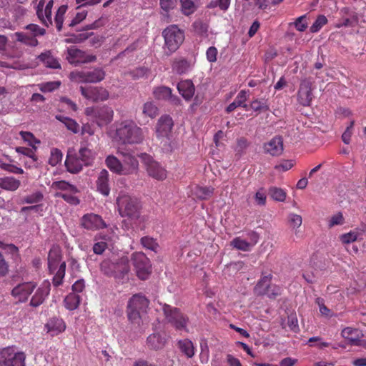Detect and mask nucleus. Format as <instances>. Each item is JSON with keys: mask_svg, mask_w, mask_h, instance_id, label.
Segmentation results:
<instances>
[{"mask_svg": "<svg viewBox=\"0 0 366 366\" xmlns=\"http://www.w3.org/2000/svg\"><path fill=\"white\" fill-rule=\"evenodd\" d=\"M61 253L59 247H53L48 254V267L51 273H54L61 260Z\"/></svg>", "mask_w": 366, "mask_h": 366, "instance_id": "nucleus-24", "label": "nucleus"}, {"mask_svg": "<svg viewBox=\"0 0 366 366\" xmlns=\"http://www.w3.org/2000/svg\"><path fill=\"white\" fill-rule=\"evenodd\" d=\"M231 0H212L207 5L209 9L219 7L222 11H226L230 5Z\"/></svg>", "mask_w": 366, "mask_h": 366, "instance_id": "nucleus-53", "label": "nucleus"}, {"mask_svg": "<svg viewBox=\"0 0 366 366\" xmlns=\"http://www.w3.org/2000/svg\"><path fill=\"white\" fill-rule=\"evenodd\" d=\"M268 194L272 199L277 202H284L287 197V194L285 190L276 187H269Z\"/></svg>", "mask_w": 366, "mask_h": 366, "instance_id": "nucleus-40", "label": "nucleus"}, {"mask_svg": "<svg viewBox=\"0 0 366 366\" xmlns=\"http://www.w3.org/2000/svg\"><path fill=\"white\" fill-rule=\"evenodd\" d=\"M159 112L158 107L153 102H147L144 104L143 114L150 118H154Z\"/></svg>", "mask_w": 366, "mask_h": 366, "instance_id": "nucleus-46", "label": "nucleus"}, {"mask_svg": "<svg viewBox=\"0 0 366 366\" xmlns=\"http://www.w3.org/2000/svg\"><path fill=\"white\" fill-rule=\"evenodd\" d=\"M295 165L293 160H284L280 164L276 165L274 169L279 171L286 172L290 169Z\"/></svg>", "mask_w": 366, "mask_h": 366, "instance_id": "nucleus-63", "label": "nucleus"}, {"mask_svg": "<svg viewBox=\"0 0 366 366\" xmlns=\"http://www.w3.org/2000/svg\"><path fill=\"white\" fill-rule=\"evenodd\" d=\"M191 64L184 58L175 59L172 64L173 71L178 74H183L188 72L190 69Z\"/></svg>", "mask_w": 366, "mask_h": 366, "instance_id": "nucleus-29", "label": "nucleus"}, {"mask_svg": "<svg viewBox=\"0 0 366 366\" xmlns=\"http://www.w3.org/2000/svg\"><path fill=\"white\" fill-rule=\"evenodd\" d=\"M271 280L272 274L263 275L254 287V293L257 296H267V297L281 295V287L271 284Z\"/></svg>", "mask_w": 366, "mask_h": 366, "instance_id": "nucleus-8", "label": "nucleus"}, {"mask_svg": "<svg viewBox=\"0 0 366 366\" xmlns=\"http://www.w3.org/2000/svg\"><path fill=\"white\" fill-rule=\"evenodd\" d=\"M164 39V51L167 56L175 52L184 41V32L177 25H170L162 33Z\"/></svg>", "mask_w": 366, "mask_h": 366, "instance_id": "nucleus-4", "label": "nucleus"}, {"mask_svg": "<svg viewBox=\"0 0 366 366\" xmlns=\"http://www.w3.org/2000/svg\"><path fill=\"white\" fill-rule=\"evenodd\" d=\"M21 182L13 177H0V187L7 191H16Z\"/></svg>", "mask_w": 366, "mask_h": 366, "instance_id": "nucleus-31", "label": "nucleus"}, {"mask_svg": "<svg viewBox=\"0 0 366 366\" xmlns=\"http://www.w3.org/2000/svg\"><path fill=\"white\" fill-rule=\"evenodd\" d=\"M66 59L71 64L77 66L81 64L94 62L96 61L97 56L89 54L75 46H71L67 49Z\"/></svg>", "mask_w": 366, "mask_h": 366, "instance_id": "nucleus-10", "label": "nucleus"}, {"mask_svg": "<svg viewBox=\"0 0 366 366\" xmlns=\"http://www.w3.org/2000/svg\"><path fill=\"white\" fill-rule=\"evenodd\" d=\"M327 23V19L324 15H320L317 16L315 22L310 26V31L312 33H316L319 31L323 26Z\"/></svg>", "mask_w": 366, "mask_h": 366, "instance_id": "nucleus-52", "label": "nucleus"}, {"mask_svg": "<svg viewBox=\"0 0 366 366\" xmlns=\"http://www.w3.org/2000/svg\"><path fill=\"white\" fill-rule=\"evenodd\" d=\"M147 345L150 350H158L159 349L160 332L157 327H155L154 333L147 337Z\"/></svg>", "mask_w": 366, "mask_h": 366, "instance_id": "nucleus-35", "label": "nucleus"}, {"mask_svg": "<svg viewBox=\"0 0 366 366\" xmlns=\"http://www.w3.org/2000/svg\"><path fill=\"white\" fill-rule=\"evenodd\" d=\"M76 154L85 166L91 165L94 159V152L86 147H81Z\"/></svg>", "mask_w": 366, "mask_h": 366, "instance_id": "nucleus-34", "label": "nucleus"}, {"mask_svg": "<svg viewBox=\"0 0 366 366\" xmlns=\"http://www.w3.org/2000/svg\"><path fill=\"white\" fill-rule=\"evenodd\" d=\"M354 124L355 122L353 120L351 121L342 135V139L346 144H348L350 142Z\"/></svg>", "mask_w": 366, "mask_h": 366, "instance_id": "nucleus-60", "label": "nucleus"}, {"mask_svg": "<svg viewBox=\"0 0 366 366\" xmlns=\"http://www.w3.org/2000/svg\"><path fill=\"white\" fill-rule=\"evenodd\" d=\"M117 154L122 157L123 175L127 176L136 174L139 171V161L137 158L132 153L120 149L117 150Z\"/></svg>", "mask_w": 366, "mask_h": 366, "instance_id": "nucleus-14", "label": "nucleus"}, {"mask_svg": "<svg viewBox=\"0 0 366 366\" xmlns=\"http://www.w3.org/2000/svg\"><path fill=\"white\" fill-rule=\"evenodd\" d=\"M100 269L105 275L114 277L117 282L124 283L129 280L130 266L127 257L104 259Z\"/></svg>", "mask_w": 366, "mask_h": 366, "instance_id": "nucleus-2", "label": "nucleus"}, {"mask_svg": "<svg viewBox=\"0 0 366 366\" xmlns=\"http://www.w3.org/2000/svg\"><path fill=\"white\" fill-rule=\"evenodd\" d=\"M218 51L215 46H210L206 51V56L208 61L214 63L217 61Z\"/></svg>", "mask_w": 366, "mask_h": 366, "instance_id": "nucleus-64", "label": "nucleus"}, {"mask_svg": "<svg viewBox=\"0 0 366 366\" xmlns=\"http://www.w3.org/2000/svg\"><path fill=\"white\" fill-rule=\"evenodd\" d=\"M105 164L109 170L118 175H123L122 162L114 155H109L105 159Z\"/></svg>", "mask_w": 366, "mask_h": 366, "instance_id": "nucleus-28", "label": "nucleus"}, {"mask_svg": "<svg viewBox=\"0 0 366 366\" xmlns=\"http://www.w3.org/2000/svg\"><path fill=\"white\" fill-rule=\"evenodd\" d=\"M287 325L293 332H298L300 331L298 320L295 314H291L288 316Z\"/></svg>", "mask_w": 366, "mask_h": 366, "instance_id": "nucleus-58", "label": "nucleus"}, {"mask_svg": "<svg viewBox=\"0 0 366 366\" xmlns=\"http://www.w3.org/2000/svg\"><path fill=\"white\" fill-rule=\"evenodd\" d=\"M247 92L246 90H241L233 102L229 104L226 108V112L230 113L233 112L236 108L241 107L243 103L247 100Z\"/></svg>", "mask_w": 366, "mask_h": 366, "instance_id": "nucleus-33", "label": "nucleus"}, {"mask_svg": "<svg viewBox=\"0 0 366 366\" xmlns=\"http://www.w3.org/2000/svg\"><path fill=\"white\" fill-rule=\"evenodd\" d=\"M359 23V15L356 12H352L350 14V18H346L343 20V21L340 24H338L336 26L337 28H340L342 26L347 27V26H355L357 25Z\"/></svg>", "mask_w": 366, "mask_h": 366, "instance_id": "nucleus-47", "label": "nucleus"}, {"mask_svg": "<svg viewBox=\"0 0 366 366\" xmlns=\"http://www.w3.org/2000/svg\"><path fill=\"white\" fill-rule=\"evenodd\" d=\"M345 223V218L342 212H338L334 215H332L329 222L328 227L332 228L336 225H342Z\"/></svg>", "mask_w": 366, "mask_h": 366, "instance_id": "nucleus-56", "label": "nucleus"}, {"mask_svg": "<svg viewBox=\"0 0 366 366\" xmlns=\"http://www.w3.org/2000/svg\"><path fill=\"white\" fill-rule=\"evenodd\" d=\"M181 7L183 14L189 16L196 10L194 2L192 0H180Z\"/></svg>", "mask_w": 366, "mask_h": 366, "instance_id": "nucleus-49", "label": "nucleus"}, {"mask_svg": "<svg viewBox=\"0 0 366 366\" xmlns=\"http://www.w3.org/2000/svg\"><path fill=\"white\" fill-rule=\"evenodd\" d=\"M142 158L146 166L148 174L154 179H160V167L159 163L147 154H143Z\"/></svg>", "mask_w": 366, "mask_h": 366, "instance_id": "nucleus-19", "label": "nucleus"}, {"mask_svg": "<svg viewBox=\"0 0 366 366\" xmlns=\"http://www.w3.org/2000/svg\"><path fill=\"white\" fill-rule=\"evenodd\" d=\"M312 99V93L310 83L306 81L301 82L297 93L298 102L304 107H308L310 105Z\"/></svg>", "mask_w": 366, "mask_h": 366, "instance_id": "nucleus-18", "label": "nucleus"}, {"mask_svg": "<svg viewBox=\"0 0 366 366\" xmlns=\"http://www.w3.org/2000/svg\"><path fill=\"white\" fill-rule=\"evenodd\" d=\"M179 350L187 357L192 358L195 354L193 342L189 339L180 340L177 342Z\"/></svg>", "mask_w": 366, "mask_h": 366, "instance_id": "nucleus-30", "label": "nucleus"}, {"mask_svg": "<svg viewBox=\"0 0 366 366\" xmlns=\"http://www.w3.org/2000/svg\"><path fill=\"white\" fill-rule=\"evenodd\" d=\"M52 187L63 191L64 192H78L77 188L66 181H57L52 184Z\"/></svg>", "mask_w": 366, "mask_h": 366, "instance_id": "nucleus-43", "label": "nucleus"}, {"mask_svg": "<svg viewBox=\"0 0 366 366\" xmlns=\"http://www.w3.org/2000/svg\"><path fill=\"white\" fill-rule=\"evenodd\" d=\"M81 224L89 230H97L107 227L102 217L94 213L84 214L81 219Z\"/></svg>", "mask_w": 366, "mask_h": 366, "instance_id": "nucleus-16", "label": "nucleus"}, {"mask_svg": "<svg viewBox=\"0 0 366 366\" xmlns=\"http://www.w3.org/2000/svg\"><path fill=\"white\" fill-rule=\"evenodd\" d=\"M109 174L106 169H102L98 176L96 182L97 191L104 196H108L110 193L109 184Z\"/></svg>", "mask_w": 366, "mask_h": 366, "instance_id": "nucleus-21", "label": "nucleus"}, {"mask_svg": "<svg viewBox=\"0 0 366 366\" xmlns=\"http://www.w3.org/2000/svg\"><path fill=\"white\" fill-rule=\"evenodd\" d=\"M56 119L62 122L67 129L73 133L76 134L79 132V126L75 120L62 115H56Z\"/></svg>", "mask_w": 366, "mask_h": 366, "instance_id": "nucleus-37", "label": "nucleus"}, {"mask_svg": "<svg viewBox=\"0 0 366 366\" xmlns=\"http://www.w3.org/2000/svg\"><path fill=\"white\" fill-rule=\"evenodd\" d=\"M25 360L24 352H16L13 347L0 350V366H26Z\"/></svg>", "mask_w": 366, "mask_h": 366, "instance_id": "nucleus-7", "label": "nucleus"}, {"mask_svg": "<svg viewBox=\"0 0 366 366\" xmlns=\"http://www.w3.org/2000/svg\"><path fill=\"white\" fill-rule=\"evenodd\" d=\"M45 327L47 329V332H50L52 336H54L64 331L66 325L62 319L53 317L48 321Z\"/></svg>", "mask_w": 366, "mask_h": 366, "instance_id": "nucleus-25", "label": "nucleus"}, {"mask_svg": "<svg viewBox=\"0 0 366 366\" xmlns=\"http://www.w3.org/2000/svg\"><path fill=\"white\" fill-rule=\"evenodd\" d=\"M230 245L234 248L242 250V251H249L252 247V244L247 241L242 239L240 237H237L234 238L231 242Z\"/></svg>", "mask_w": 366, "mask_h": 366, "instance_id": "nucleus-41", "label": "nucleus"}, {"mask_svg": "<svg viewBox=\"0 0 366 366\" xmlns=\"http://www.w3.org/2000/svg\"><path fill=\"white\" fill-rule=\"evenodd\" d=\"M81 95L86 99L93 102H104L108 99L109 97V92L99 86H80Z\"/></svg>", "mask_w": 366, "mask_h": 366, "instance_id": "nucleus-12", "label": "nucleus"}, {"mask_svg": "<svg viewBox=\"0 0 366 366\" xmlns=\"http://www.w3.org/2000/svg\"><path fill=\"white\" fill-rule=\"evenodd\" d=\"M67 6L62 5L61 6L55 15L54 21L56 24V27L59 31H60L62 29V25L64 22V16L66 11Z\"/></svg>", "mask_w": 366, "mask_h": 366, "instance_id": "nucleus-45", "label": "nucleus"}, {"mask_svg": "<svg viewBox=\"0 0 366 366\" xmlns=\"http://www.w3.org/2000/svg\"><path fill=\"white\" fill-rule=\"evenodd\" d=\"M342 337L348 341L352 345L360 346L361 345V332L352 327H345L341 332Z\"/></svg>", "mask_w": 366, "mask_h": 366, "instance_id": "nucleus-20", "label": "nucleus"}, {"mask_svg": "<svg viewBox=\"0 0 366 366\" xmlns=\"http://www.w3.org/2000/svg\"><path fill=\"white\" fill-rule=\"evenodd\" d=\"M86 116L91 117L98 126L104 127L109 124L113 119V109L106 105L102 107H88L85 110Z\"/></svg>", "mask_w": 366, "mask_h": 366, "instance_id": "nucleus-6", "label": "nucleus"}, {"mask_svg": "<svg viewBox=\"0 0 366 366\" xmlns=\"http://www.w3.org/2000/svg\"><path fill=\"white\" fill-rule=\"evenodd\" d=\"M57 268L58 269L53 278V283L55 286H59L62 282L65 275L66 263L64 262H61Z\"/></svg>", "mask_w": 366, "mask_h": 366, "instance_id": "nucleus-50", "label": "nucleus"}, {"mask_svg": "<svg viewBox=\"0 0 366 366\" xmlns=\"http://www.w3.org/2000/svg\"><path fill=\"white\" fill-rule=\"evenodd\" d=\"M86 15H87V11H85L76 13L75 16L72 19L71 22L69 24V26L73 27V26L79 24L84 19H86Z\"/></svg>", "mask_w": 366, "mask_h": 366, "instance_id": "nucleus-61", "label": "nucleus"}, {"mask_svg": "<svg viewBox=\"0 0 366 366\" xmlns=\"http://www.w3.org/2000/svg\"><path fill=\"white\" fill-rule=\"evenodd\" d=\"M36 285L33 282H24L15 287L11 292L14 297H28L35 289Z\"/></svg>", "mask_w": 366, "mask_h": 366, "instance_id": "nucleus-26", "label": "nucleus"}, {"mask_svg": "<svg viewBox=\"0 0 366 366\" xmlns=\"http://www.w3.org/2000/svg\"><path fill=\"white\" fill-rule=\"evenodd\" d=\"M16 41L26 45L36 46L38 44V40L30 34L24 32H16L14 34Z\"/></svg>", "mask_w": 366, "mask_h": 366, "instance_id": "nucleus-36", "label": "nucleus"}, {"mask_svg": "<svg viewBox=\"0 0 366 366\" xmlns=\"http://www.w3.org/2000/svg\"><path fill=\"white\" fill-rule=\"evenodd\" d=\"M76 192H57L55 196L56 197L62 198L64 201L71 205H77L79 204L80 201L77 197L74 194Z\"/></svg>", "mask_w": 366, "mask_h": 366, "instance_id": "nucleus-42", "label": "nucleus"}, {"mask_svg": "<svg viewBox=\"0 0 366 366\" xmlns=\"http://www.w3.org/2000/svg\"><path fill=\"white\" fill-rule=\"evenodd\" d=\"M104 77L105 71L98 67L92 70H76L69 74L70 79L76 83H98Z\"/></svg>", "mask_w": 366, "mask_h": 366, "instance_id": "nucleus-5", "label": "nucleus"}, {"mask_svg": "<svg viewBox=\"0 0 366 366\" xmlns=\"http://www.w3.org/2000/svg\"><path fill=\"white\" fill-rule=\"evenodd\" d=\"M19 134L24 141L28 142L29 146H34L36 143H39V141L35 138L31 132L21 131Z\"/></svg>", "mask_w": 366, "mask_h": 366, "instance_id": "nucleus-59", "label": "nucleus"}, {"mask_svg": "<svg viewBox=\"0 0 366 366\" xmlns=\"http://www.w3.org/2000/svg\"><path fill=\"white\" fill-rule=\"evenodd\" d=\"M26 29L29 31L31 32V34L32 36H34L36 38V36H43L46 30L43 28H41L37 24H31L26 26Z\"/></svg>", "mask_w": 366, "mask_h": 366, "instance_id": "nucleus-57", "label": "nucleus"}, {"mask_svg": "<svg viewBox=\"0 0 366 366\" xmlns=\"http://www.w3.org/2000/svg\"><path fill=\"white\" fill-rule=\"evenodd\" d=\"M38 59L40 61H41L46 67L51 69H59L61 68V64L51 54V51H46L45 52L41 53L39 55Z\"/></svg>", "mask_w": 366, "mask_h": 366, "instance_id": "nucleus-27", "label": "nucleus"}, {"mask_svg": "<svg viewBox=\"0 0 366 366\" xmlns=\"http://www.w3.org/2000/svg\"><path fill=\"white\" fill-rule=\"evenodd\" d=\"M194 31L196 34L202 37L208 36V24L203 22L202 21L197 20L192 24Z\"/></svg>", "mask_w": 366, "mask_h": 366, "instance_id": "nucleus-39", "label": "nucleus"}, {"mask_svg": "<svg viewBox=\"0 0 366 366\" xmlns=\"http://www.w3.org/2000/svg\"><path fill=\"white\" fill-rule=\"evenodd\" d=\"M358 235V232L355 229L347 233L342 234L340 235V239L342 244H347L355 242L357 239Z\"/></svg>", "mask_w": 366, "mask_h": 366, "instance_id": "nucleus-51", "label": "nucleus"}, {"mask_svg": "<svg viewBox=\"0 0 366 366\" xmlns=\"http://www.w3.org/2000/svg\"><path fill=\"white\" fill-rule=\"evenodd\" d=\"M263 152L272 157L280 156L284 150L283 138L277 135L269 142L264 143L262 146Z\"/></svg>", "mask_w": 366, "mask_h": 366, "instance_id": "nucleus-15", "label": "nucleus"}, {"mask_svg": "<svg viewBox=\"0 0 366 366\" xmlns=\"http://www.w3.org/2000/svg\"><path fill=\"white\" fill-rule=\"evenodd\" d=\"M163 310L165 320L174 326L177 330L186 329L187 320L177 308L165 304Z\"/></svg>", "mask_w": 366, "mask_h": 366, "instance_id": "nucleus-11", "label": "nucleus"}, {"mask_svg": "<svg viewBox=\"0 0 366 366\" xmlns=\"http://www.w3.org/2000/svg\"><path fill=\"white\" fill-rule=\"evenodd\" d=\"M306 16L305 15L298 17L293 23L297 30L304 31L307 27V24L305 21Z\"/></svg>", "mask_w": 366, "mask_h": 366, "instance_id": "nucleus-62", "label": "nucleus"}, {"mask_svg": "<svg viewBox=\"0 0 366 366\" xmlns=\"http://www.w3.org/2000/svg\"><path fill=\"white\" fill-rule=\"evenodd\" d=\"M173 125V120L169 116H162V137L165 136L169 139Z\"/></svg>", "mask_w": 366, "mask_h": 366, "instance_id": "nucleus-38", "label": "nucleus"}, {"mask_svg": "<svg viewBox=\"0 0 366 366\" xmlns=\"http://www.w3.org/2000/svg\"><path fill=\"white\" fill-rule=\"evenodd\" d=\"M141 243L145 248L151 249L154 252H157V249L159 247L156 240L149 237H142L141 239Z\"/></svg>", "mask_w": 366, "mask_h": 366, "instance_id": "nucleus-54", "label": "nucleus"}, {"mask_svg": "<svg viewBox=\"0 0 366 366\" xmlns=\"http://www.w3.org/2000/svg\"><path fill=\"white\" fill-rule=\"evenodd\" d=\"M148 305V299H129L127 305L129 320L132 322H136L140 318V313L146 312Z\"/></svg>", "mask_w": 366, "mask_h": 366, "instance_id": "nucleus-13", "label": "nucleus"}, {"mask_svg": "<svg viewBox=\"0 0 366 366\" xmlns=\"http://www.w3.org/2000/svg\"><path fill=\"white\" fill-rule=\"evenodd\" d=\"M43 199V195L40 192H36L31 194L24 197L22 199L23 203L33 204L38 203Z\"/></svg>", "mask_w": 366, "mask_h": 366, "instance_id": "nucleus-55", "label": "nucleus"}, {"mask_svg": "<svg viewBox=\"0 0 366 366\" xmlns=\"http://www.w3.org/2000/svg\"><path fill=\"white\" fill-rule=\"evenodd\" d=\"M113 139L118 144H139L143 140L142 131L134 122L125 120L116 124Z\"/></svg>", "mask_w": 366, "mask_h": 366, "instance_id": "nucleus-1", "label": "nucleus"}, {"mask_svg": "<svg viewBox=\"0 0 366 366\" xmlns=\"http://www.w3.org/2000/svg\"><path fill=\"white\" fill-rule=\"evenodd\" d=\"M117 205L122 217L130 219H137L139 217L141 206L136 197L122 192L117 198Z\"/></svg>", "mask_w": 366, "mask_h": 366, "instance_id": "nucleus-3", "label": "nucleus"}, {"mask_svg": "<svg viewBox=\"0 0 366 366\" xmlns=\"http://www.w3.org/2000/svg\"><path fill=\"white\" fill-rule=\"evenodd\" d=\"M177 89L182 97L189 101L194 96L195 87L192 80L186 79L179 81L177 84Z\"/></svg>", "mask_w": 366, "mask_h": 366, "instance_id": "nucleus-22", "label": "nucleus"}, {"mask_svg": "<svg viewBox=\"0 0 366 366\" xmlns=\"http://www.w3.org/2000/svg\"><path fill=\"white\" fill-rule=\"evenodd\" d=\"M65 166L68 172L76 174L79 172L85 165L76 154H68L65 161Z\"/></svg>", "mask_w": 366, "mask_h": 366, "instance_id": "nucleus-23", "label": "nucleus"}, {"mask_svg": "<svg viewBox=\"0 0 366 366\" xmlns=\"http://www.w3.org/2000/svg\"><path fill=\"white\" fill-rule=\"evenodd\" d=\"M44 4L45 0L39 1L36 7V14L41 23L48 27L52 24L51 9L54 5V1L49 0L44 10Z\"/></svg>", "mask_w": 366, "mask_h": 366, "instance_id": "nucleus-17", "label": "nucleus"}, {"mask_svg": "<svg viewBox=\"0 0 366 366\" xmlns=\"http://www.w3.org/2000/svg\"><path fill=\"white\" fill-rule=\"evenodd\" d=\"M214 189L212 187H201L197 185L193 189V194L199 199L206 200L210 198Z\"/></svg>", "mask_w": 366, "mask_h": 366, "instance_id": "nucleus-32", "label": "nucleus"}, {"mask_svg": "<svg viewBox=\"0 0 366 366\" xmlns=\"http://www.w3.org/2000/svg\"><path fill=\"white\" fill-rule=\"evenodd\" d=\"M63 154L61 151L57 148H52L50 152V157L49 158V164L52 166H56L61 162Z\"/></svg>", "mask_w": 366, "mask_h": 366, "instance_id": "nucleus-44", "label": "nucleus"}, {"mask_svg": "<svg viewBox=\"0 0 366 366\" xmlns=\"http://www.w3.org/2000/svg\"><path fill=\"white\" fill-rule=\"evenodd\" d=\"M250 108L254 112H264L269 110V106L267 104V101L264 99H256L253 100L250 104Z\"/></svg>", "mask_w": 366, "mask_h": 366, "instance_id": "nucleus-48", "label": "nucleus"}, {"mask_svg": "<svg viewBox=\"0 0 366 366\" xmlns=\"http://www.w3.org/2000/svg\"><path fill=\"white\" fill-rule=\"evenodd\" d=\"M132 260L137 277L142 280L148 279L152 273L149 258L143 252H137L132 254Z\"/></svg>", "mask_w": 366, "mask_h": 366, "instance_id": "nucleus-9", "label": "nucleus"}]
</instances>
